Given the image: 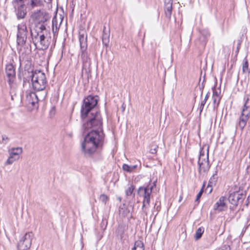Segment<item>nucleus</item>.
<instances>
[{
  "label": "nucleus",
  "mask_w": 250,
  "mask_h": 250,
  "mask_svg": "<svg viewBox=\"0 0 250 250\" xmlns=\"http://www.w3.org/2000/svg\"><path fill=\"white\" fill-rule=\"evenodd\" d=\"M104 134L102 130H85L83 140L81 142V149L85 155L90 156L95 153L102 145Z\"/></svg>",
  "instance_id": "1"
},
{
  "label": "nucleus",
  "mask_w": 250,
  "mask_h": 250,
  "mask_svg": "<svg viewBox=\"0 0 250 250\" xmlns=\"http://www.w3.org/2000/svg\"><path fill=\"white\" fill-rule=\"evenodd\" d=\"M33 88L37 91H42L45 89L46 85V79L45 74L40 70H36L32 76Z\"/></svg>",
  "instance_id": "2"
},
{
  "label": "nucleus",
  "mask_w": 250,
  "mask_h": 250,
  "mask_svg": "<svg viewBox=\"0 0 250 250\" xmlns=\"http://www.w3.org/2000/svg\"><path fill=\"white\" fill-rule=\"evenodd\" d=\"M208 146H207V152L202 148L200 151L199 157L198 165L199 172L201 175L205 176L209 170L210 166L208 162Z\"/></svg>",
  "instance_id": "3"
},
{
  "label": "nucleus",
  "mask_w": 250,
  "mask_h": 250,
  "mask_svg": "<svg viewBox=\"0 0 250 250\" xmlns=\"http://www.w3.org/2000/svg\"><path fill=\"white\" fill-rule=\"evenodd\" d=\"M82 120L87 124L91 125H102L103 119L100 113L97 110H92L83 116L81 115Z\"/></svg>",
  "instance_id": "4"
},
{
  "label": "nucleus",
  "mask_w": 250,
  "mask_h": 250,
  "mask_svg": "<svg viewBox=\"0 0 250 250\" xmlns=\"http://www.w3.org/2000/svg\"><path fill=\"white\" fill-rule=\"evenodd\" d=\"M98 100L99 98L97 96L89 95L85 98L83 100L81 107V115L83 114L84 116L86 113L92 110H95V107L98 104Z\"/></svg>",
  "instance_id": "5"
},
{
  "label": "nucleus",
  "mask_w": 250,
  "mask_h": 250,
  "mask_svg": "<svg viewBox=\"0 0 250 250\" xmlns=\"http://www.w3.org/2000/svg\"><path fill=\"white\" fill-rule=\"evenodd\" d=\"M30 33L36 46L38 45L41 49H45L48 47L50 38L47 36V34H39V32L36 34L32 29L30 30Z\"/></svg>",
  "instance_id": "6"
},
{
  "label": "nucleus",
  "mask_w": 250,
  "mask_h": 250,
  "mask_svg": "<svg viewBox=\"0 0 250 250\" xmlns=\"http://www.w3.org/2000/svg\"><path fill=\"white\" fill-rule=\"evenodd\" d=\"M244 104L240 117L239 125H246L250 117V93L244 97Z\"/></svg>",
  "instance_id": "7"
},
{
  "label": "nucleus",
  "mask_w": 250,
  "mask_h": 250,
  "mask_svg": "<svg viewBox=\"0 0 250 250\" xmlns=\"http://www.w3.org/2000/svg\"><path fill=\"white\" fill-rule=\"evenodd\" d=\"M28 33L27 26L24 22H21L17 25V43L19 46H23L27 39Z\"/></svg>",
  "instance_id": "8"
},
{
  "label": "nucleus",
  "mask_w": 250,
  "mask_h": 250,
  "mask_svg": "<svg viewBox=\"0 0 250 250\" xmlns=\"http://www.w3.org/2000/svg\"><path fill=\"white\" fill-rule=\"evenodd\" d=\"M8 157L5 162V165H10L15 162L20 160L21 154L23 153V148L22 147H13L9 149Z\"/></svg>",
  "instance_id": "9"
},
{
  "label": "nucleus",
  "mask_w": 250,
  "mask_h": 250,
  "mask_svg": "<svg viewBox=\"0 0 250 250\" xmlns=\"http://www.w3.org/2000/svg\"><path fill=\"white\" fill-rule=\"evenodd\" d=\"M34 234L32 231H29L24 234V235L20 239L18 247L19 250H28L30 249L32 245V240Z\"/></svg>",
  "instance_id": "10"
},
{
  "label": "nucleus",
  "mask_w": 250,
  "mask_h": 250,
  "mask_svg": "<svg viewBox=\"0 0 250 250\" xmlns=\"http://www.w3.org/2000/svg\"><path fill=\"white\" fill-rule=\"evenodd\" d=\"M80 42L81 45V49L82 52L81 59L83 64L85 66H90L91 64V60L87 52V45L83 37L80 38Z\"/></svg>",
  "instance_id": "11"
},
{
  "label": "nucleus",
  "mask_w": 250,
  "mask_h": 250,
  "mask_svg": "<svg viewBox=\"0 0 250 250\" xmlns=\"http://www.w3.org/2000/svg\"><path fill=\"white\" fill-rule=\"evenodd\" d=\"M63 20V17L61 14H56L52 20V32L54 36H57L59 30Z\"/></svg>",
  "instance_id": "12"
},
{
  "label": "nucleus",
  "mask_w": 250,
  "mask_h": 250,
  "mask_svg": "<svg viewBox=\"0 0 250 250\" xmlns=\"http://www.w3.org/2000/svg\"><path fill=\"white\" fill-rule=\"evenodd\" d=\"M155 186V182L149 183L144 188V200L143 207H146L149 205L150 202V195L152 192V188Z\"/></svg>",
  "instance_id": "13"
},
{
  "label": "nucleus",
  "mask_w": 250,
  "mask_h": 250,
  "mask_svg": "<svg viewBox=\"0 0 250 250\" xmlns=\"http://www.w3.org/2000/svg\"><path fill=\"white\" fill-rule=\"evenodd\" d=\"M226 201V197L224 196L221 197L219 198V200L214 205V209L218 210L219 211H222L223 210H224L227 208Z\"/></svg>",
  "instance_id": "14"
},
{
  "label": "nucleus",
  "mask_w": 250,
  "mask_h": 250,
  "mask_svg": "<svg viewBox=\"0 0 250 250\" xmlns=\"http://www.w3.org/2000/svg\"><path fill=\"white\" fill-rule=\"evenodd\" d=\"M26 101L29 104L34 105L38 102V98L34 92L29 93L27 95Z\"/></svg>",
  "instance_id": "15"
},
{
  "label": "nucleus",
  "mask_w": 250,
  "mask_h": 250,
  "mask_svg": "<svg viewBox=\"0 0 250 250\" xmlns=\"http://www.w3.org/2000/svg\"><path fill=\"white\" fill-rule=\"evenodd\" d=\"M165 14L167 17L170 18L171 15L172 0H165Z\"/></svg>",
  "instance_id": "16"
},
{
  "label": "nucleus",
  "mask_w": 250,
  "mask_h": 250,
  "mask_svg": "<svg viewBox=\"0 0 250 250\" xmlns=\"http://www.w3.org/2000/svg\"><path fill=\"white\" fill-rule=\"evenodd\" d=\"M37 18L39 22H44L49 19L50 17L46 12L40 11L38 13Z\"/></svg>",
  "instance_id": "17"
},
{
  "label": "nucleus",
  "mask_w": 250,
  "mask_h": 250,
  "mask_svg": "<svg viewBox=\"0 0 250 250\" xmlns=\"http://www.w3.org/2000/svg\"><path fill=\"white\" fill-rule=\"evenodd\" d=\"M6 74L9 78H13L15 75V71L14 66L11 64H8L5 68Z\"/></svg>",
  "instance_id": "18"
},
{
  "label": "nucleus",
  "mask_w": 250,
  "mask_h": 250,
  "mask_svg": "<svg viewBox=\"0 0 250 250\" xmlns=\"http://www.w3.org/2000/svg\"><path fill=\"white\" fill-rule=\"evenodd\" d=\"M217 180V174H214L210 178L207 187V188H209V193H211L212 190V187L215 185Z\"/></svg>",
  "instance_id": "19"
},
{
  "label": "nucleus",
  "mask_w": 250,
  "mask_h": 250,
  "mask_svg": "<svg viewBox=\"0 0 250 250\" xmlns=\"http://www.w3.org/2000/svg\"><path fill=\"white\" fill-rule=\"evenodd\" d=\"M137 167V165L129 166L127 164H124L122 168L125 171L131 173L136 169Z\"/></svg>",
  "instance_id": "20"
},
{
  "label": "nucleus",
  "mask_w": 250,
  "mask_h": 250,
  "mask_svg": "<svg viewBox=\"0 0 250 250\" xmlns=\"http://www.w3.org/2000/svg\"><path fill=\"white\" fill-rule=\"evenodd\" d=\"M242 71L243 73L249 74L250 70L249 69V63L247 57H245L243 60L242 64Z\"/></svg>",
  "instance_id": "21"
},
{
  "label": "nucleus",
  "mask_w": 250,
  "mask_h": 250,
  "mask_svg": "<svg viewBox=\"0 0 250 250\" xmlns=\"http://www.w3.org/2000/svg\"><path fill=\"white\" fill-rule=\"evenodd\" d=\"M102 40L103 43L105 45H107L109 42V34L108 32H106L104 29L103 31Z\"/></svg>",
  "instance_id": "22"
},
{
  "label": "nucleus",
  "mask_w": 250,
  "mask_h": 250,
  "mask_svg": "<svg viewBox=\"0 0 250 250\" xmlns=\"http://www.w3.org/2000/svg\"><path fill=\"white\" fill-rule=\"evenodd\" d=\"M204 232V228L202 227L199 228L196 231L195 238L198 240L200 238Z\"/></svg>",
  "instance_id": "23"
},
{
  "label": "nucleus",
  "mask_w": 250,
  "mask_h": 250,
  "mask_svg": "<svg viewBox=\"0 0 250 250\" xmlns=\"http://www.w3.org/2000/svg\"><path fill=\"white\" fill-rule=\"evenodd\" d=\"M27 4L31 8L37 6L40 2V0H27Z\"/></svg>",
  "instance_id": "24"
},
{
  "label": "nucleus",
  "mask_w": 250,
  "mask_h": 250,
  "mask_svg": "<svg viewBox=\"0 0 250 250\" xmlns=\"http://www.w3.org/2000/svg\"><path fill=\"white\" fill-rule=\"evenodd\" d=\"M38 32H39V34H47L48 31L46 30L45 26L44 25H41L40 27H37V29H36Z\"/></svg>",
  "instance_id": "25"
},
{
  "label": "nucleus",
  "mask_w": 250,
  "mask_h": 250,
  "mask_svg": "<svg viewBox=\"0 0 250 250\" xmlns=\"http://www.w3.org/2000/svg\"><path fill=\"white\" fill-rule=\"evenodd\" d=\"M209 96V93L208 92L206 95L205 96L204 100L201 102L200 106V110L201 112L204 108V106L207 102V101L208 100Z\"/></svg>",
  "instance_id": "26"
},
{
  "label": "nucleus",
  "mask_w": 250,
  "mask_h": 250,
  "mask_svg": "<svg viewBox=\"0 0 250 250\" xmlns=\"http://www.w3.org/2000/svg\"><path fill=\"white\" fill-rule=\"evenodd\" d=\"M212 100L213 101L214 107H218L220 104V101L221 97L212 96Z\"/></svg>",
  "instance_id": "27"
},
{
  "label": "nucleus",
  "mask_w": 250,
  "mask_h": 250,
  "mask_svg": "<svg viewBox=\"0 0 250 250\" xmlns=\"http://www.w3.org/2000/svg\"><path fill=\"white\" fill-rule=\"evenodd\" d=\"M132 250H141V241H136L133 247L132 248Z\"/></svg>",
  "instance_id": "28"
},
{
  "label": "nucleus",
  "mask_w": 250,
  "mask_h": 250,
  "mask_svg": "<svg viewBox=\"0 0 250 250\" xmlns=\"http://www.w3.org/2000/svg\"><path fill=\"white\" fill-rule=\"evenodd\" d=\"M100 200L103 203L105 204L108 200V197L105 194H102L100 197Z\"/></svg>",
  "instance_id": "29"
},
{
  "label": "nucleus",
  "mask_w": 250,
  "mask_h": 250,
  "mask_svg": "<svg viewBox=\"0 0 250 250\" xmlns=\"http://www.w3.org/2000/svg\"><path fill=\"white\" fill-rule=\"evenodd\" d=\"M212 90H213L212 96L221 97L220 96L221 91L220 89H216L214 87L212 88Z\"/></svg>",
  "instance_id": "30"
},
{
  "label": "nucleus",
  "mask_w": 250,
  "mask_h": 250,
  "mask_svg": "<svg viewBox=\"0 0 250 250\" xmlns=\"http://www.w3.org/2000/svg\"><path fill=\"white\" fill-rule=\"evenodd\" d=\"M26 13H25L23 11H19L17 14V16L18 18H23L25 16Z\"/></svg>",
  "instance_id": "31"
},
{
  "label": "nucleus",
  "mask_w": 250,
  "mask_h": 250,
  "mask_svg": "<svg viewBox=\"0 0 250 250\" xmlns=\"http://www.w3.org/2000/svg\"><path fill=\"white\" fill-rule=\"evenodd\" d=\"M134 189V188L133 186H131L128 188V189L126 191V193L127 195H129L131 194Z\"/></svg>",
  "instance_id": "32"
},
{
  "label": "nucleus",
  "mask_w": 250,
  "mask_h": 250,
  "mask_svg": "<svg viewBox=\"0 0 250 250\" xmlns=\"http://www.w3.org/2000/svg\"><path fill=\"white\" fill-rule=\"evenodd\" d=\"M157 146H151V148L150 149V152L151 154H155L157 152Z\"/></svg>",
  "instance_id": "33"
},
{
  "label": "nucleus",
  "mask_w": 250,
  "mask_h": 250,
  "mask_svg": "<svg viewBox=\"0 0 250 250\" xmlns=\"http://www.w3.org/2000/svg\"><path fill=\"white\" fill-rule=\"evenodd\" d=\"M55 108L54 107H52L49 112L50 117H53L55 114Z\"/></svg>",
  "instance_id": "34"
},
{
  "label": "nucleus",
  "mask_w": 250,
  "mask_h": 250,
  "mask_svg": "<svg viewBox=\"0 0 250 250\" xmlns=\"http://www.w3.org/2000/svg\"><path fill=\"white\" fill-rule=\"evenodd\" d=\"M202 192H203V191H202V190H201V191L198 193V194H197V197H196V201H198V200L200 199V198L201 197V195H202Z\"/></svg>",
  "instance_id": "35"
},
{
  "label": "nucleus",
  "mask_w": 250,
  "mask_h": 250,
  "mask_svg": "<svg viewBox=\"0 0 250 250\" xmlns=\"http://www.w3.org/2000/svg\"><path fill=\"white\" fill-rule=\"evenodd\" d=\"M182 200V196H180V198H179V202H181Z\"/></svg>",
  "instance_id": "36"
},
{
  "label": "nucleus",
  "mask_w": 250,
  "mask_h": 250,
  "mask_svg": "<svg viewBox=\"0 0 250 250\" xmlns=\"http://www.w3.org/2000/svg\"><path fill=\"white\" fill-rule=\"evenodd\" d=\"M123 208H120V213H122V211H123Z\"/></svg>",
  "instance_id": "37"
},
{
  "label": "nucleus",
  "mask_w": 250,
  "mask_h": 250,
  "mask_svg": "<svg viewBox=\"0 0 250 250\" xmlns=\"http://www.w3.org/2000/svg\"><path fill=\"white\" fill-rule=\"evenodd\" d=\"M239 45H240V43H239V44H238V46H237V51H238V50H239Z\"/></svg>",
  "instance_id": "38"
},
{
  "label": "nucleus",
  "mask_w": 250,
  "mask_h": 250,
  "mask_svg": "<svg viewBox=\"0 0 250 250\" xmlns=\"http://www.w3.org/2000/svg\"><path fill=\"white\" fill-rule=\"evenodd\" d=\"M206 191H207V192L208 191V192L209 193V188H206Z\"/></svg>",
  "instance_id": "39"
},
{
  "label": "nucleus",
  "mask_w": 250,
  "mask_h": 250,
  "mask_svg": "<svg viewBox=\"0 0 250 250\" xmlns=\"http://www.w3.org/2000/svg\"><path fill=\"white\" fill-rule=\"evenodd\" d=\"M16 2L21 1L22 0H15Z\"/></svg>",
  "instance_id": "40"
},
{
  "label": "nucleus",
  "mask_w": 250,
  "mask_h": 250,
  "mask_svg": "<svg viewBox=\"0 0 250 250\" xmlns=\"http://www.w3.org/2000/svg\"><path fill=\"white\" fill-rule=\"evenodd\" d=\"M208 35H209V33H207V36H208Z\"/></svg>",
  "instance_id": "41"
},
{
  "label": "nucleus",
  "mask_w": 250,
  "mask_h": 250,
  "mask_svg": "<svg viewBox=\"0 0 250 250\" xmlns=\"http://www.w3.org/2000/svg\"><path fill=\"white\" fill-rule=\"evenodd\" d=\"M247 250H250V248L247 249Z\"/></svg>",
  "instance_id": "42"
},
{
  "label": "nucleus",
  "mask_w": 250,
  "mask_h": 250,
  "mask_svg": "<svg viewBox=\"0 0 250 250\" xmlns=\"http://www.w3.org/2000/svg\"><path fill=\"white\" fill-rule=\"evenodd\" d=\"M138 189H139V190H140L141 189V188H139Z\"/></svg>",
  "instance_id": "43"
}]
</instances>
